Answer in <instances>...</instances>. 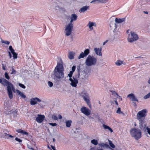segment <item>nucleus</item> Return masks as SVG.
<instances>
[{
  "instance_id": "nucleus-1",
  "label": "nucleus",
  "mask_w": 150,
  "mask_h": 150,
  "mask_svg": "<svg viewBox=\"0 0 150 150\" xmlns=\"http://www.w3.org/2000/svg\"><path fill=\"white\" fill-rule=\"evenodd\" d=\"M146 110L145 109L139 111L137 114V119L139 121V127L141 129L144 130L145 129L146 124V123L145 117L146 116Z\"/></svg>"
},
{
  "instance_id": "nucleus-2",
  "label": "nucleus",
  "mask_w": 150,
  "mask_h": 150,
  "mask_svg": "<svg viewBox=\"0 0 150 150\" xmlns=\"http://www.w3.org/2000/svg\"><path fill=\"white\" fill-rule=\"evenodd\" d=\"M63 71V68L62 64H58L54 70L53 77L54 81L56 83H58L60 81L61 79L64 77Z\"/></svg>"
},
{
  "instance_id": "nucleus-3",
  "label": "nucleus",
  "mask_w": 150,
  "mask_h": 150,
  "mask_svg": "<svg viewBox=\"0 0 150 150\" xmlns=\"http://www.w3.org/2000/svg\"><path fill=\"white\" fill-rule=\"evenodd\" d=\"M97 59L94 57L89 55L86 60L85 63L88 66L95 65L96 63Z\"/></svg>"
},
{
  "instance_id": "nucleus-4",
  "label": "nucleus",
  "mask_w": 150,
  "mask_h": 150,
  "mask_svg": "<svg viewBox=\"0 0 150 150\" xmlns=\"http://www.w3.org/2000/svg\"><path fill=\"white\" fill-rule=\"evenodd\" d=\"M130 133L132 137H134L137 140H138L141 137V132L139 129L134 128L131 129Z\"/></svg>"
},
{
  "instance_id": "nucleus-5",
  "label": "nucleus",
  "mask_w": 150,
  "mask_h": 150,
  "mask_svg": "<svg viewBox=\"0 0 150 150\" xmlns=\"http://www.w3.org/2000/svg\"><path fill=\"white\" fill-rule=\"evenodd\" d=\"M138 38L139 37L137 34L134 32L132 31L128 35L127 40L129 42H132L137 40Z\"/></svg>"
},
{
  "instance_id": "nucleus-6",
  "label": "nucleus",
  "mask_w": 150,
  "mask_h": 150,
  "mask_svg": "<svg viewBox=\"0 0 150 150\" xmlns=\"http://www.w3.org/2000/svg\"><path fill=\"white\" fill-rule=\"evenodd\" d=\"M73 27V25L72 23H69L65 27V35L69 36L71 33Z\"/></svg>"
},
{
  "instance_id": "nucleus-7",
  "label": "nucleus",
  "mask_w": 150,
  "mask_h": 150,
  "mask_svg": "<svg viewBox=\"0 0 150 150\" xmlns=\"http://www.w3.org/2000/svg\"><path fill=\"white\" fill-rule=\"evenodd\" d=\"M81 96L83 97L84 100L86 102L89 107L91 108V105L89 99V97L88 94L87 93L83 92L81 93Z\"/></svg>"
},
{
  "instance_id": "nucleus-8",
  "label": "nucleus",
  "mask_w": 150,
  "mask_h": 150,
  "mask_svg": "<svg viewBox=\"0 0 150 150\" xmlns=\"http://www.w3.org/2000/svg\"><path fill=\"white\" fill-rule=\"evenodd\" d=\"M7 86V90L8 95L9 98L11 99L13 98V96L12 90L14 91L13 89H14V87L11 83Z\"/></svg>"
},
{
  "instance_id": "nucleus-9",
  "label": "nucleus",
  "mask_w": 150,
  "mask_h": 150,
  "mask_svg": "<svg viewBox=\"0 0 150 150\" xmlns=\"http://www.w3.org/2000/svg\"><path fill=\"white\" fill-rule=\"evenodd\" d=\"M69 80L71 82L70 83L71 86L75 87L77 86V84L78 83V81L76 78L73 76L72 78H69Z\"/></svg>"
},
{
  "instance_id": "nucleus-10",
  "label": "nucleus",
  "mask_w": 150,
  "mask_h": 150,
  "mask_svg": "<svg viewBox=\"0 0 150 150\" xmlns=\"http://www.w3.org/2000/svg\"><path fill=\"white\" fill-rule=\"evenodd\" d=\"M80 110L82 113L86 116H88L91 114V110L88 108L85 107H82L81 108Z\"/></svg>"
},
{
  "instance_id": "nucleus-11",
  "label": "nucleus",
  "mask_w": 150,
  "mask_h": 150,
  "mask_svg": "<svg viewBox=\"0 0 150 150\" xmlns=\"http://www.w3.org/2000/svg\"><path fill=\"white\" fill-rule=\"evenodd\" d=\"M109 26L110 30L112 31L114 33L116 31V29L117 28V27L116 24L114 23V20L110 21Z\"/></svg>"
},
{
  "instance_id": "nucleus-12",
  "label": "nucleus",
  "mask_w": 150,
  "mask_h": 150,
  "mask_svg": "<svg viewBox=\"0 0 150 150\" xmlns=\"http://www.w3.org/2000/svg\"><path fill=\"white\" fill-rule=\"evenodd\" d=\"M90 53L89 50L87 49H86L84 51V52H82L80 53L78 57V59H80L81 58H83L86 56Z\"/></svg>"
},
{
  "instance_id": "nucleus-13",
  "label": "nucleus",
  "mask_w": 150,
  "mask_h": 150,
  "mask_svg": "<svg viewBox=\"0 0 150 150\" xmlns=\"http://www.w3.org/2000/svg\"><path fill=\"white\" fill-rule=\"evenodd\" d=\"M41 100L37 97L32 98L30 100V104L32 105H34L37 103V102L40 103Z\"/></svg>"
},
{
  "instance_id": "nucleus-14",
  "label": "nucleus",
  "mask_w": 150,
  "mask_h": 150,
  "mask_svg": "<svg viewBox=\"0 0 150 150\" xmlns=\"http://www.w3.org/2000/svg\"><path fill=\"white\" fill-rule=\"evenodd\" d=\"M45 118V116L43 115H38V117L36 118V121L39 123L42 122L44 119Z\"/></svg>"
},
{
  "instance_id": "nucleus-15",
  "label": "nucleus",
  "mask_w": 150,
  "mask_h": 150,
  "mask_svg": "<svg viewBox=\"0 0 150 150\" xmlns=\"http://www.w3.org/2000/svg\"><path fill=\"white\" fill-rule=\"evenodd\" d=\"M127 97L129 98L132 101H138L137 99L133 93H131L128 95Z\"/></svg>"
},
{
  "instance_id": "nucleus-16",
  "label": "nucleus",
  "mask_w": 150,
  "mask_h": 150,
  "mask_svg": "<svg viewBox=\"0 0 150 150\" xmlns=\"http://www.w3.org/2000/svg\"><path fill=\"white\" fill-rule=\"evenodd\" d=\"M98 146L101 148L109 149L110 148V146L109 145L107 144L104 143H99L98 144Z\"/></svg>"
},
{
  "instance_id": "nucleus-17",
  "label": "nucleus",
  "mask_w": 150,
  "mask_h": 150,
  "mask_svg": "<svg viewBox=\"0 0 150 150\" xmlns=\"http://www.w3.org/2000/svg\"><path fill=\"white\" fill-rule=\"evenodd\" d=\"M101 50L102 49L101 48H95L94 49V51L96 55L100 56L102 55V54L101 53Z\"/></svg>"
},
{
  "instance_id": "nucleus-18",
  "label": "nucleus",
  "mask_w": 150,
  "mask_h": 150,
  "mask_svg": "<svg viewBox=\"0 0 150 150\" xmlns=\"http://www.w3.org/2000/svg\"><path fill=\"white\" fill-rule=\"evenodd\" d=\"M78 16L77 15L73 13L71 15V20L70 23H72V22L74 21H76L77 19Z\"/></svg>"
},
{
  "instance_id": "nucleus-19",
  "label": "nucleus",
  "mask_w": 150,
  "mask_h": 150,
  "mask_svg": "<svg viewBox=\"0 0 150 150\" xmlns=\"http://www.w3.org/2000/svg\"><path fill=\"white\" fill-rule=\"evenodd\" d=\"M89 6L86 5L81 8L79 10V11L82 13H84L86 11L89 10Z\"/></svg>"
},
{
  "instance_id": "nucleus-20",
  "label": "nucleus",
  "mask_w": 150,
  "mask_h": 150,
  "mask_svg": "<svg viewBox=\"0 0 150 150\" xmlns=\"http://www.w3.org/2000/svg\"><path fill=\"white\" fill-rule=\"evenodd\" d=\"M125 18H116L115 19V22L118 23H121L125 21Z\"/></svg>"
},
{
  "instance_id": "nucleus-21",
  "label": "nucleus",
  "mask_w": 150,
  "mask_h": 150,
  "mask_svg": "<svg viewBox=\"0 0 150 150\" xmlns=\"http://www.w3.org/2000/svg\"><path fill=\"white\" fill-rule=\"evenodd\" d=\"M16 132H18V133L22 134L23 135L25 134L27 135L28 134V133L27 132L21 129H17L16 130Z\"/></svg>"
},
{
  "instance_id": "nucleus-22",
  "label": "nucleus",
  "mask_w": 150,
  "mask_h": 150,
  "mask_svg": "<svg viewBox=\"0 0 150 150\" xmlns=\"http://www.w3.org/2000/svg\"><path fill=\"white\" fill-rule=\"evenodd\" d=\"M75 54V53L73 52H70L69 53L68 57L69 58L72 59L74 58V56Z\"/></svg>"
},
{
  "instance_id": "nucleus-23",
  "label": "nucleus",
  "mask_w": 150,
  "mask_h": 150,
  "mask_svg": "<svg viewBox=\"0 0 150 150\" xmlns=\"http://www.w3.org/2000/svg\"><path fill=\"white\" fill-rule=\"evenodd\" d=\"M91 118L95 120V122L97 121H99L100 120V117L97 114H94V117L93 118L92 117H91Z\"/></svg>"
},
{
  "instance_id": "nucleus-24",
  "label": "nucleus",
  "mask_w": 150,
  "mask_h": 150,
  "mask_svg": "<svg viewBox=\"0 0 150 150\" xmlns=\"http://www.w3.org/2000/svg\"><path fill=\"white\" fill-rule=\"evenodd\" d=\"M10 83V82H9L7 80L4 79H3V81L2 83V84L4 86H7L8 84L9 85Z\"/></svg>"
},
{
  "instance_id": "nucleus-25",
  "label": "nucleus",
  "mask_w": 150,
  "mask_h": 150,
  "mask_svg": "<svg viewBox=\"0 0 150 150\" xmlns=\"http://www.w3.org/2000/svg\"><path fill=\"white\" fill-rule=\"evenodd\" d=\"M16 91L17 93L19 95H20L22 98H25L26 96L24 95L23 93L21 92L19 90H16Z\"/></svg>"
},
{
  "instance_id": "nucleus-26",
  "label": "nucleus",
  "mask_w": 150,
  "mask_h": 150,
  "mask_svg": "<svg viewBox=\"0 0 150 150\" xmlns=\"http://www.w3.org/2000/svg\"><path fill=\"white\" fill-rule=\"evenodd\" d=\"M103 126L105 129H108L109 131H110L111 132H113L112 129L109 126L105 125L104 124H103Z\"/></svg>"
},
{
  "instance_id": "nucleus-27",
  "label": "nucleus",
  "mask_w": 150,
  "mask_h": 150,
  "mask_svg": "<svg viewBox=\"0 0 150 150\" xmlns=\"http://www.w3.org/2000/svg\"><path fill=\"white\" fill-rule=\"evenodd\" d=\"M71 123H72V121L71 120H69L66 121L65 122L66 126L67 127H70L71 125Z\"/></svg>"
},
{
  "instance_id": "nucleus-28",
  "label": "nucleus",
  "mask_w": 150,
  "mask_h": 150,
  "mask_svg": "<svg viewBox=\"0 0 150 150\" xmlns=\"http://www.w3.org/2000/svg\"><path fill=\"white\" fill-rule=\"evenodd\" d=\"M80 77L82 79H84L87 78L88 75L85 72H83L82 74L80 75Z\"/></svg>"
},
{
  "instance_id": "nucleus-29",
  "label": "nucleus",
  "mask_w": 150,
  "mask_h": 150,
  "mask_svg": "<svg viewBox=\"0 0 150 150\" xmlns=\"http://www.w3.org/2000/svg\"><path fill=\"white\" fill-rule=\"evenodd\" d=\"M91 143L95 146L98 144V140L95 139H93L91 140Z\"/></svg>"
},
{
  "instance_id": "nucleus-30",
  "label": "nucleus",
  "mask_w": 150,
  "mask_h": 150,
  "mask_svg": "<svg viewBox=\"0 0 150 150\" xmlns=\"http://www.w3.org/2000/svg\"><path fill=\"white\" fill-rule=\"evenodd\" d=\"M123 63L120 60H118L115 62V64L117 66H120Z\"/></svg>"
},
{
  "instance_id": "nucleus-31",
  "label": "nucleus",
  "mask_w": 150,
  "mask_h": 150,
  "mask_svg": "<svg viewBox=\"0 0 150 150\" xmlns=\"http://www.w3.org/2000/svg\"><path fill=\"white\" fill-rule=\"evenodd\" d=\"M91 3L97 4L100 3L99 0H93L91 2Z\"/></svg>"
},
{
  "instance_id": "nucleus-32",
  "label": "nucleus",
  "mask_w": 150,
  "mask_h": 150,
  "mask_svg": "<svg viewBox=\"0 0 150 150\" xmlns=\"http://www.w3.org/2000/svg\"><path fill=\"white\" fill-rule=\"evenodd\" d=\"M108 141L109 142V145L112 148H114L115 147V145L112 143V142L110 140H108Z\"/></svg>"
},
{
  "instance_id": "nucleus-33",
  "label": "nucleus",
  "mask_w": 150,
  "mask_h": 150,
  "mask_svg": "<svg viewBox=\"0 0 150 150\" xmlns=\"http://www.w3.org/2000/svg\"><path fill=\"white\" fill-rule=\"evenodd\" d=\"M150 98V92L144 97V98L146 99Z\"/></svg>"
},
{
  "instance_id": "nucleus-34",
  "label": "nucleus",
  "mask_w": 150,
  "mask_h": 150,
  "mask_svg": "<svg viewBox=\"0 0 150 150\" xmlns=\"http://www.w3.org/2000/svg\"><path fill=\"white\" fill-rule=\"evenodd\" d=\"M110 92L112 94L115 96H118V95L117 94V93L115 91H110Z\"/></svg>"
},
{
  "instance_id": "nucleus-35",
  "label": "nucleus",
  "mask_w": 150,
  "mask_h": 150,
  "mask_svg": "<svg viewBox=\"0 0 150 150\" xmlns=\"http://www.w3.org/2000/svg\"><path fill=\"white\" fill-rule=\"evenodd\" d=\"M10 70L11 71V72L10 73L11 74H15L16 72V71L13 67Z\"/></svg>"
},
{
  "instance_id": "nucleus-36",
  "label": "nucleus",
  "mask_w": 150,
  "mask_h": 150,
  "mask_svg": "<svg viewBox=\"0 0 150 150\" xmlns=\"http://www.w3.org/2000/svg\"><path fill=\"white\" fill-rule=\"evenodd\" d=\"M1 42L2 43L7 45H9L10 43L9 42L6 40H1Z\"/></svg>"
},
{
  "instance_id": "nucleus-37",
  "label": "nucleus",
  "mask_w": 150,
  "mask_h": 150,
  "mask_svg": "<svg viewBox=\"0 0 150 150\" xmlns=\"http://www.w3.org/2000/svg\"><path fill=\"white\" fill-rule=\"evenodd\" d=\"M146 126L145 129L144 131H146V130H147V132L150 135V128L146 127Z\"/></svg>"
},
{
  "instance_id": "nucleus-38",
  "label": "nucleus",
  "mask_w": 150,
  "mask_h": 150,
  "mask_svg": "<svg viewBox=\"0 0 150 150\" xmlns=\"http://www.w3.org/2000/svg\"><path fill=\"white\" fill-rule=\"evenodd\" d=\"M5 77L8 80L10 79V77L8 75V73L7 72H5L4 74Z\"/></svg>"
},
{
  "instance_id": "nucleus-39",
  "label": "nucleus",
  "mask_w": 150,
  "mask_h": 150,
  "mask_svg": "<svg viewBox=\"0 0 150 150\" xmlns=\"http://www.w3.org/2000/svg\"><path fill=\"white\" fill-rule=\"evenodd\" d=\"M48 86L50 87H51L53 86V83H52V82L50 81H48Z\"/></svg>"
},
{
  "instance_id": "nucleus-40",
  "label": "nucleus",
  "mask_w": 150,
  "mask_h": 150,
  "mask_svg": "<svg viewBox=\"0 0 150 150\" xmlns=\"http://www.w3.org/2000/svg\"><path fill=\"white\" fill-rule=\"evenodd\" d=\"M116 112L117 113L120 114L122 113L124 114L121 111L120 108H119L117 110Z\"/></svg>"
},
{
  "instance_id": "nucleus-41",
  "label": "nucleus",
  "mask_w": 150,
  "mask_h": 150,
  "mask_svg": "<svg viewBox=\"0 0 150 150\" xmlns=\"http://www.w3.org/2000/svg\"><path fill=\"white\" fill-rule=\"evenodd\" d=\"M93 22L91 21H89L87 25V26H90V27H91L93 26Z\"/></svg>"
},
{
  "instance_id": "nucleus-42",
  "label": "nucleus",
  "mask_w": 150,
  "mask_h": 150,
  "mask_svg": "<svg viewBox=\"0 0 150 150\" xmlns=\"http://www.w3.org/2000/svg\"><path fill=\"white\" fill-rule=\"evenodd\" d=\"M12 54L14 59H16L17 58V54L15 52Z\"/></svg>"
},
{
  "instance_id": "nucleus-43",
  "label": "nucleus",
  "mask_w": 150,
  "mask_h": 150,
  "mask_svg": "<svg viewBox=\"0 0 150 150\" xmlns=\"http://www.w3.org/2000/svg\"><path fill=\"white\" fill-rule=\"evenodd\" d=\"M73 73V72L70 71L69 72V73L68 74V76L70 78H71L72 77Z\"/></svg>"
},
{
  "instance_id": "nucleus-44",
  "label": "nucleus",
  "mask_w": 150,
  "mask_h": 150,
  "mask_svg": "<svg viewBox=\"0 0 150 150\" xmlns=\"http://www.w3.org/2000/svg\"><path fill=\"white\" fill-rule=\"evenodd\" d=\"M108 0H99L100 3H105Z\"/></svg>"
},
{
  "instance_id": "nucleus-45",
  "label": "nucleus",
  "mask_w": 150,
  "mask_h": 150,
  "mask_svg": "<svg viewBox=\"0 0 150 150\" xmlns=\"http://www.w3.org/2000/svg\"><path fill=\"white\" fill-rule=\"evenodd\" d=\"M18 85L20 87H21L22 88H23L25 89V86H24L23 84H22V83H19Z\"/></svg>"
},
{
  "instance_id": "nucleus-46",
  "label": "nucleus",
  "mask_w": 150,
  "mask_h": 150,
  "mask_svg": "<svg viewBox=\"0 0 150 150\" xmlns=\"http://www.w3.org/2000/svg\"><path fill=\"white\" fill-rule=\"evenodd\" d=\"M77 70H78V73L79 74V75H78V77H79V76H80V67L79 66H78L77 67Z\"/></svg>"
},
{
  "instance_id": "nucleus-47",
  "label": "nucleus",
  "mask_w": 150,
  "mask_h": 150,
  "mask_svg": "<svg viewBox=\"0 0 150 150\" xmlns=\"http://www.w3.org/2000/svg\"><path fill=\"white\" fill-rule=\"evenodd\" d=\"M15 140L19 142V143L21 142L22 141V140L18 138V137H16L15 139Z\"/></svg>"
},
{
  "instance_id": "nucleus-48",
  "label": "nucleus",
  "mask_w": 150,
  "mask_h": 150,
  "mask_svg": "<svg viewBox=\"0 0 150 150\" xmlns=\"http://www.w3.org/2000/svg\"><path fill=\"white\" fill-rule=\"evenodd\" d=\"M4 135L5 136H8L9 134V133L8 131H4Z\"/></svg>"
},
{
  "instance_id": "nucleus-49",
  "label": "nucleus",
  "mask_w": 150,
  "mask_h": 150,
  "mask_svg": "<svg viewBox=\"0 0 150 150\" xmlns=\"http://www.w3.org/2000/svg\"><path fill=\"white\" fill-rule=\"evenodd\" d=\"M52 118L53 119L55 120H57L58 119L57 117L55 115H53L52 116Z\"/></svg>"
},
{
  "instance_id": "nucleus-50",
  "label": "nucleus",
  "mask_w": 150,
  "mask_h": 150,
  "mask_svg": "<svg viewBox=\"0 0 150 150\" xmlns=\"http://www.w3.org/2000/svg\"><path fill=\"white\" fill-rule=\"evenodd\" d=\"M76 68V67L75 66H73L72 67V71H71L74 72L75 71Z\"/></svg>"
},
{
  "instance_id": "nucleus-51",
  "label": "nucleus",
  "mask_w": 150,
  "mask_h": 150,
  "mask_svg": "<svg viewBox=\"0 0 150 150\" xmlns=\"http://www.w3.org/2000/svg\"><path fill=\"white\" fill-rule=\"evenodd\" d=\"M49 125H51L52 126H55L57 125V124L56 123H49Z\"/></svg>"
},
{
  "instance_id": "nucleus-52",
  "label": "nucleus",
  "mask_w": 150,
  "mask_h": 150,
  "mask_svg": "<svg viewBox=\"0 0 150 150\" xmlns=\"http://www.w3.org/2000/svg\"><path fill=\"white\" fill-rule=\"evenodd\" d=\"M29 149H31L32 150H34L33 149L32 147L28 144L27 145Z\"/></svg>"
},
{
  "instance_id": "nucleus-53",
  "label": "nucleus",
  "mask_w": 150,
  "mask_h": 150,
  "mask_svg": "<svg viewBox=\"0 0 150 150\" xmlns=\"http://www.w3.org/2000/svg\"><path fill=\"white\" fill-rule=\"evenodd\" d=\"M8 137H6V138L7 139H8V138H9V137H11V138H13V137H13V136H12L11 135H10V134H9V135H8Z\"/></svg>"
},
{
  "instance_id": "nucleus-54",
  "label": "nucleus",
  "mask_w": 150,
  "mask_h": 150,
  "mask_svg": "<svg viewBox=\"0 0 150 150\" xmlns=\"http://www.w3.org/2000/svg\"><path fill=\"white\" fill-rule=\"evenodd\" d=\"M8 54L9 55L10 58H11L12 56V55L11 53V52L9 51H8Z\"/></svg>"
},
{
  "instance_id": "nucleus-55",
  "label": "nucleus",
  "mask_w": 150,
  "mask_h": 150,
  "mask_svg": "<svg viewBox=\"0 0 150 150\" xmlns=\"http://www.w3.org/2000/svg\"><path fill=\"white\" fill-rule=\"evenodd\" d=\"M2 66L3 69L4 70H5V66H4V64H3V63L2 64Z\"/></svg>"
},
{
  "instance_id": "nucleus-56",
  "label": "nucleus",
  "mask_w": 150,
  "mask_h": 150,
  "mask_svg": "<svg viewBox=\"0 0 150 150\" xmlns=\"http://www.w3.org/2000/svg\"><path fill=\"white\" fill-rule=\"evenodd\" d=\"M10 51H11V53L12 54H13L14 53H15V52H14L15 51L13 49L12 50H11Z\"/></svg>"
},
{
  "instance_id": "nucleus-57",
  "label": "nucleus",
  "mask_w": 150,
  "mask_h": 150,
  "mask_svg": "<svg viewBox=\"0 0 150 150\" xmlns=\"http://www.w3.org/2000/svg\"><path fill=\"white\" fill-rule=\"evenodd\" d=\"M51 148L53 149V150H56L55 149V147L54 146L52 145H51Z\"/></svg>"
},
{
  "instance_id": "nucleus-58",
  "label": "nucleus",
  "mask_w": 150,
  "mask_h": 150,
  "mask_svg": "<svg viewBox=\"0 0 150 150\" xmlns=\"http://www.w3.org/2000/svg\"><path fill=\"white\" fill-rule=\"evenodd\" d=\"M9 49L10 51L11 50L13 49V48L12 47V46L11 45L9 46Z\"/></svg>"
},
{
  "instance_id": "nucleus-59",
  "label": "nucleus",
  "mask_w": 150,
  "mask_h": 150,
  "mask_svg": "<svg viewBox=\"0 0 150 150\" xmlns=\"http://www.w3.org/2000/svg\"><path fill=\"white\" fill-rule=\"evenodd\" d=\"M21 0H12V1L14 2H17L21 1Z\"/></svg>"
},
{
  "instance_id": "nucleus-60",
  "label": "nucleus",
  "mask_w": 150,
  "mask_h": 150,
  "mask_svg": "<svg viewBox=\"0 0 150 150\" xmlns=\"http://www.w3.org/2000/svg\"><path fill=\"white\" fill-rule=\"evenodd\" d=\"M58 118L59 119H61L62 118V117L61 115H58Z\"/></svg>"
},
{
  "instance_id": "nucleus-61",
  "label": "nucleus",
  "mask_w": 150,
  "mask_h": 150,
  "mask_svg": "<svg viewBox=\"0 0 150 150\" xmlns=\"http://www.w3.org/2000/svg\"><path fill=\"white\" fill-rule=\"evenodd\" d=\"M108 41V40H106V41H105V42H103V45H105V44H106V43H107V42Z\"/></svg>"
},
{
  "instance_id": "nucleus-62",
  "label": "nucleus",
  "mask_w": 150,
  "mask_h": 150,
  "mask_svg": "<svg viewBox=\"0 0 150 150\" xmlns=\"http://www.w3.org/2000/svg\"><path fill=\"white\" fill-rule=\"evenodd\" d=\"M147 83L149 84H150V77H149V78L148 81H147Z\"/></svg>"
},
{
  "instance_id": "nucleus-63",
  "label": "nucleus",
  "mask_w": 150,
  "mask_h": 150,
  "mask_svg": "<svg viewBox=\"0 0 150 150\" xmlns=\"http://www.w3.org/2000/svg\"><path fill=\"white\" fill-rule=\"evenodd\" d=\"M118 97L119 99H120L121 100H122V98L120 97V96L118 95V96H117Z\"/></svg>"
},
{
  "instance_id": "nucleus-64",
  "label": "nucleus",
  "mask_w": 150,
  "mask_h": 150,
  "mask_svg": "<svg viewBox=\"0 0 150 150\" xmlns=\"http://www.w3.org/2000/svg\"><path fill=\"white\" fill-rule=\"evenodd\" d=\"M143 13L145 14H148V12L147 11H143Z\"/></svg>"
}]
</instances>
